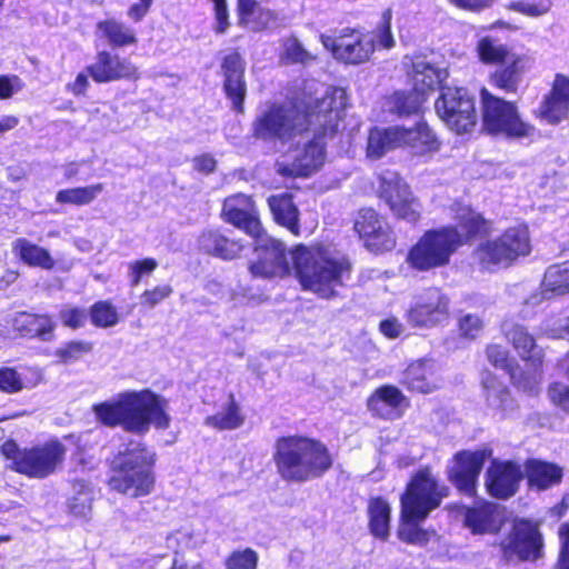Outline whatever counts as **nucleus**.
Segmentation results:
<instances>
[{
    "instance_id": "1",
    "label": "nucleus",
    "mask_w": 569,
    "mask_h": 569,
    "mask_svg": "<svg viewBox=\"0 0 569 569\" xmlns=\"http://www.w3.org/2000/svg\"><path fill=\"white\" fill-rule=\"evenodd\" d=\"M166 409L167 401L149 390L123 392L113 401L93 407L102 423L110 427L120 425L124 430L139 435L148 432L151 425L167 429L170 417Z\"/></svg>"
},
{
    "instance_id": "2",
    "label": "nucleus",
    "mask_w": 569,
    "mask_h": 569,
    "mask_svg": "<svg viewBox=\"0 0 569 569\" xmlns=\"http://www.w3.org/2000/svg\"><path fill=\"white\" fill-rule=\"evenodd\" d=\"M457 227H445L427 231L410 249L407 261L419 271L446 266L451 254L471 236L487 232L486 220L476 211L462 208L458 213Z\"/></svg>"
},
{
    "instance_id": "3",
    "label": "nucleus",
    "mask_w": 569,
    "mask_h": 569,
    "mask_svg": "<svg viewBox=\"0 0 569 569\" xmlns=\"http://www.w3.org/2000/svg\"><path fill=\"white\" fill-rule=\"evenodd\" d=\"M277 471L286 481L306 482L320 478L332 466L328 448L306 437H282L274 445Z\"/></svg>"
},
{
    "instance_id": "4",
    "label": "nucleus",
    "mask_w": 569,
    "mask_h": 569,
    "mask_svg": "<svg viewBox=\"0 0 569 569\" xmlns=\"http://www.w3.org/2000/svg\"><path fill=\"white\" fill-rule=\"evenodd\" d=\"M291 259L302 288L326 299L337 296V289L343 286L351 271L348 260L331 259L305 246H298Z\"/></svg>"
},
{
    "instance_id": "5",
    "label": "nucleus",
    "mask_w": 569,
    "mask_h": 569,
    "mask_svg": "<svg viewBox=\"0 0 569 569\" xmlns=\"http://www.w3.org/2000/svg\"><path fill=\"white\" fill-rule=\"evenodd\" d=\"M153 463V452L140 441H130L112 460L110 489L131 498L148 496L154 487Z\"/></svg>"
},
{
    "instance_id": "6",
    "label": "nucleus",
    "mask_w": 569,
    "mask_h": 569,
    "mask_svg": "<svg viewBox=\"0 0 569 569\" xmlns=\"http://www.w3.org/2000/svg\"><path fill=\"white\" fill-rule=\"evenodd\" d=\"M410 147L417 153H423L437 149V139L426 123H418L415 128L389 127L386 129H372L368 137L367 156L379 159L387 152L400 148Z\"/></svg>"
},
{
    "instance_id": "7",
    "label": "nucleus",
    "mask_w": 569,
    "mask_h": 569,
    "mask_svg": "<svg viewBox=\"0 0 569 569\" xmlns=\"http://www.w3.org/2000/svg\"><path fill=\"white\" fill-rule=\"evenodd\" d=\"M483 129L495 136L521 139L532 137L536 129L520 118L517 106L492 96L486 89L481 91Z\"/></svg>"
},
{
    "instance_id": "8",
    "label": "nucleus",
    "mask_w": 569,
    "mask_h": 569,
    "mask_svg": "<svg viewBox=\"0 0 569 569\" xmlns=\"http://www.w3.org/2000/svg\"><path fill=\"white\" fill-rule=\"evenodd\" d=\"M445 496V488L438 485L430 470H420L401 497V516L403 519L423 520L431 510L439 507Z\"/></svg>"
},
{
    "instance_id": "9",
    "label": "nucleus",
    "mask_w": 569,
    "mask_h": 569,
    "mask_svg": "<svg viewBox=\"0 0 569 569\" xmlns=\"http://www.w3.org/2000/svg\"><path fill=\"white\" fill-rule=\"evenodd\" d=\"M530 238L527 227L507 229L500 237L480 244L477 254L481 264L508 267L519 257L530 253Z\"/></svg>"
},
{
    "instance_id": "10",
    "label": "nucleus",
    "mask_w": 569,
    "mask_h": 569,
    "mask_svg": "<svg viewBox=\"0 0 569 569\" xmlns=\"http://www.w3.org/2000/svg\"><path fill=\"white\" fill-rule=\"evenodd\" d=\"M435 108L446 126L458 134L467 133L476 126L475 99L465 88L441 87Z\"/></svg>"
},
{
    "instance_id": "11",
    "label": "nucleus",
    "mask_w": 569,
    "mask_h": 569,
    "mask_svg": "<svg viewBox=\"0 0 569 569\" xmlns=\"http://www.w3.org/2000/svg\"><path fill=\"white\" fill-rule=\"evenodd\" d=\"M321 43L345 64H362L375 52V41L359 29L342 28L332 36L321 34Z\"/></svg>"
},
{
    "instance_id": "12",
    "label": "nucleus",
    "mask_w": 569,
    "mask_h": 569,
    "mask_svg": "<svg viewBox=\"0 0 569 569\" xmlns=\"http://www.w3.org/2000/svg\"><path fill=\"white\" fill-rule=\"evenodd\" d=\"M254 134L263 140H289L306 131V116L292 106H271L257 118Z\"/></svg>"
},
{
    "instance_id": "13",
    "label": "nucleus",
    "mask_w": 569,
    "mask_h": 569,
    "mask_svg": "<svg viewBox=\"0 0 569 569\" xmlns=\"http://www.w3.org/2000/svg\"><path fill=\"white\" fill-rule=\"evenodd\" d=\"M66 455V446L58 440L27 448L18 458L17 472L31 479H46L61 469Z\"/></svg>"
},
{
    "instance_id": "14",
    "label": "nucleus",
    "mask_w": 569,
    "mask_h": 569,
    "mask_svg": "<svg viewBox=\"0 0 569 569\" xmlns=\"http://www.w3.org/2000/svg\"><path fill=\"white\" fill-rule=\"evenodd\" d=\"M347 106V92L340 87L327 88L306 116V132L319 131L332 136Z\"/></svg>"
},
{
    "instance_id": "15",
    "label": "nucleus",
    "mask_w": 569,
    "mask_h": 569,
    "mask_svg": "<svg viewBox=\"0 0 569 569\" xmlns=\"http://www.w3.org/2000/svg\"><path fill=\"white\" fill-rule=\"evenodd\" d=\"M542 536L538 526L529 520L517 519L501 540L500 549L507 560H536L542 553Z\"/></svg>"
},
{
    "instance_id": "16",
    "label": "nucleus",
    "mask_w": 569,
    "mask_h": 569,
    "mask_svg": "<svg viewBox=\"0 0 569 569\" xmlns=\"http://www.w3.org/2000/svg\"><path fill=\"white\" fill-rule=\"evenodd\" d=\"M449 298L439 288H428L415 297L407 311V322L413 328H433L449 317Z\"/></svg>"
},
{
    "instance_id": "17",
    "label": "nucleus",
    "mask_w": 569,
    "mask_h": 569,
    "mask_svg": "<svg viewBox=\"0 0 569 569\" xmlns=\"http://www.w3.org/2000/svg\"><path fill=\"white\" fill-rule=\"evenodd\" d=\"M492 450L482 448L475 451H459L453 457V463L448 475L453 486L463 495L473 497L478 477L482 470L485 461L490 458Z\"/></svg>"
},
{
    "instance_id": "18",
    "label": "nucleus",
    "mask_w": 569,
    "mask_h": 569,
    "mask_svg": "<svg viewBox=\"0 0 569 569\" xmlns=\"http://www.w3.org/2000/svg\"><path fill=\"white\" fill-rule=\"evenodd\" d=\"M258 260L250 264L253 277L271 279L286 277L290 273L291 264L282 241L266 237L258 240L256 246Z\"/></svg>"
},
{
    "instance_id": "19",
    "label": "nucleus",
    "mask_w": 569,
    "mask_h": 569,
    "mask_svg": "<svg viewBox=\"0 0 569 569\" xmlns=\"http://www.w3.org/2000/svg\"><path fill=\"white\" fill-rule=\"evenodd\" d=\"M380 198L398 218L411 223L419 220L420 206L412 197L408 184L397 173H388L381 178Z\"/></svg>"
},
{
    "instance_id": "20",
    "label": "nucleus",
    "mask_w": 569,
    "mask_h": 569,
    "mask_svg": "<svg viewBox=\"0 0 569 569\" xmlns=\"http://www.w3.org/2000/svg\"><path fill=\"white\" fill-rule=\"evenodd\" d=\"M355 230L372 251H389L396 246L393 232L372 208L361 209L355 221Z\"/></svg>"
},
{
    "instance_id": "21",
    "label": "nucleus",
    "mask_w": 569,
    "mask_h": 569,
    "mask_svg": "<svg viewBox=\"0 0 569 569\" xmlns=\"http://www.w3.org/2000/svg\"><path fill=\"white\" fill-rule=\"evenodd\" d=\"M522 476L517 462L493 459L486 471L485 485L490 496L508 499L518 491Z\"/></svg>"
},
{
    "instance_id": "22",
    "label": "nucleus",
    "mask_w": 569,
    "mask_h": 569,
    "mask_svg": "<svg viewBox=\"0 0 569 569\" xmlns=\"http://www.w3.org/2000/svg\"><path fill=\"white\" fill-rule=\"evenodd\" d=\"M86 72L98 83L139 78L138 68L132 62L107 50L97 53L94 62L87 67Z\"/></svg>"
},
{
    "instance_id": "23",
    "label": "nucleus",
    "mask_w": 569,
    "mask_h": 569,
    "mask_svg": "<svg viewBox=\"0 0 569 569\" xmlns=\"http://www.w3.org/2000/svg\"><path fill=\"white\" fill-rule=\"evenodd\" d=\"M221 70L224 78L223 90L237 112L243 110L247 93L244 81L246 62L239 52H231L223 58Z\"/></svg>"
},
{
    "instance_id": "24",
    "label": "nucleus",
    "mask_w": 569,
    "mask_h": 569,
    "mask_svg": "<svg viewBox=\"0 0 569 569\" xmlns=\"http://www.w3.org/2000/svg\"><path fill=\"white\" fill-rule=\"evenodd\" d=\"M301 134H306L308 142L295 156V161L289 173L307 177L323 164L326 157L325 138L328 134H323L319 131H309V133L303 131Z\"/></svg>"
},
{
    "instance_id": "25",
    "label": "nucleus",
    "mask_w": 569,
    "mask_h": 569,
    "mask_svg": "<svg viewBox=\"0 0 569 569\" xmlns=\"http://www.w3.org/2000/svg\"><path fill=\"white\" fill-rule=\"evenodd\" d=\"M503 522V509L493 502H483L478 507L467 508L465 512V525L472 533H496Z\"/></svg>"
},
{
    "instance_id": "26",
    "label": "nucleus",
    "mask_w": 569,
    "mask_h": 569,
    "mask_svg": "<svg viewBox=\"0 0 569 569\" xmlns=\"http://www.w3.org/2000/svg\"><path fill=\"white\" fill-rule=\"evenodd\" d=\"M530 59L523 54H512L501 63L490 76L491 83L507 93H516L522 82V77L529 67Z\"/></svg>"
},
{
    "instance_id": "27",
    "label": "nucleus",
    "mask_w": 569,
    "mask_h": 569,
    "mask_svg": "<svg viewBox=\"0 0 569 569\" xmlns=\"http://www.w3.org/2000/svg\"><path fill=\"white\" fill-rule=\"evenodd\" d=\"M503 333L519 356L537 368L542 363V350L536 345L533 337L522 326L505 322Z\"/></svg>"
},
{
    "instance_id": "28",
    "label": "nucleus",
    "mask_w": 569,
    "mask_h": 569,
    "mask_svg": "<svg viewBox=\"0 0 569 569\" xmlns=\"http://www.w3.org/2000/svg\"><path fill=\"white\" fill-rule=\"evenodd\" d=\"M487 406L499 413L501 417H509L517 408L515 399L507 386L499 381L491 373H486L482 378Z\"/></svg>"
},
{
    "instance_id": "29",
    "label": "nucleus",
    "mask_w": 569,
    "mask_h": 569,
    "mask_svg": "<svg viewBox=\"0 0 569 569\" xmlns=\"http://www.w3.org/2000/svg\"><path fill=\"white\" fill-rule=\"evenodd\" d=\"M199 247L204 252L224 260L239 257L243 249L239 240L230 239L217 230H204L199 237Z\"/></svg>"
},
{
    "instance_id": "30",
    "label": "nucleus",
    "mask_w": 569,
    "mask_h": 569,
    "mask_svg": "<svg viewBox=\"0 0 569 569\" xmlns=\"http://www.w3.org/2000/svg\"><path fill=\"white\" fill-rule=\"evenodd\" d=\"M446 78V69L437 68L432 63L426 61L423 58H418L412 63V88L418 93H422L425 99H427L428 92L433 90L436 86L440 84Z\"/></svg>"
},
{
    "instance_id": "31",
    "label": "nucleus",
    "mask_w": 569,
    "mask_h": 569,
    "mask_svg": "<svg viewBox=\"0 0 569 569\" xmlns=\"http://www.w3.org/2000/svg\"><path fill=\"white\" fill-rule=\"evenodd\" d=\"M268 206L277 223L286 227L295 236L299 234V210L291 194H273L268 198Z\"/></svg>"
},
{
    "instance_id": "32",
    "label": "nucleus",
    "mask_w": 569,
    "mask_h": 569,
    "mask_svg": "<svg viewBox=\"0 0 569 569\" xmlns=\"http://www.w3.org/2000/svg\"><path fill=\"white\" fill-rule=\"evenodd\" d=\"M405 400L402 392L395 386H382L378 388L368 399V409L378 417L392 419L396 409Z\"/></svg>"
},
{
    "instance_id": "33",
    "label": "nucleus",
    "mask_w": 569,
    "mask_h": 569,
    "mask_svg": "<svg viewBox=\"0 0 569 569\" xmlns=\"http://www.w3.org/2000/svg\"><path fill=\"white\" fill-rule=\"evenodd\" d=\"M12 326L22 337H38L43 341L51 339L54 329V323L50 317L28 312L19 313L13 319Z\"/></svg>"
},
{
    "instance_id": "34",
    "label": "nucleus",
    "mask_w": 569,
    "mask_h": 569,
    "mask_svg": "<svg viewBox=\"0 0 569 569\" xmlns=\"http://www.w3.org/2000/svg\"><path fill=\"white\" fill-rule=\"evenodd\" d=\"M543 292L531 296L527 303L536 305L540 302L545 295L550 292L552 295H565L569 292V261L550 266L545 272Z\"/></svg>"
},
{
    "instance_id": "35",
    "label": "nucleus",
    "mask_w": 569,
    "mask_h": 569,
    "mask_svg": "<svg viewBox=\"0 0 569 569\" xmlns=\"http://www.w3.org/2000/svg\"><path fill=\"white\" fill-rule=\"evenodd\" d=\"M526 475L530 486L546 490L560 483L562 469L555 463L531 459L526 463Z\"/></svg>"
},
{
    "instance_id": "36",
    "label": "nucleus",
    "mask_w": 569,
    "mask_h": 569,
    "mask_svg": "<svg viewBox=\"0 0 569 569\" xmlns=\"http://www.w3.org/2000/svg\"><path fill=\"white\" fill-rule=\"evenodd\" d=\"M401 382L408 390L428 393L438 388L428 361L411 363L403 372Z\"/></svg>"
},
{
    "instance_id": "37",
    "label": "nucleus",
    "mask_w": 569,
    "mask_h": 569,
    "mask_svg": "<svg viewBox=\"0 0 569 569\" xmlns=\"http://www.w3.org/2000/svg\"><path fill=\"white\" fill-rule=\"evenodd\" d=\"M97 32L113 48H123L138 41L133 29L113 18L99 21Z\"/></svg>"
},
{
    "instance_id": "38",
    "label": "nucleus",
    "mask_w": 569,
    "mask_h": 569,
    "mask_svg": "<svg viewBox=\"0 0 569 569\" xmlns=\"http://www.w3.org/2000/svg\"><path fill=\"white\" fill-rule=\"evenodd\" d=\"M367 512L369 517L370 532L379 539L386 540L390 533L391 508L381 497L369 500Z\"/></svg>"
},
{
    "instance_id": "39",
    "label": "nucleus",
    "mask_w": 569,
    "mask_h": 569,
    "mask_svg": "<svg viewBox=\"0 0 569 569\" xmlns=\"http://www.w3.org/2000/svg\"><path fill=\"white\" fill-rule=\"evenodd\" d=\"M13 252L27 264L51 270L54 267V260L49 251L37 244L31 243L26 238H18L12 244Z\"/></svg>"
},
{
    "instance_id": "40",
    "label": "nucleus",
    "mask_w": 569,
    "mask_h": 569,
    "mask_svg": "<svg viewBox=\"0 0 569 569\" xmlns=\"http://www.w3.org/2000/svg\"><path fill=\"white\" fill-rule=\"evenodd\" d=\"M244 422V416L240 407L234 400L232 393L229 395L228 405L216 415L208 416L204 419V425L212 427L217 430H233L241 427Z\"/></svg>"
},
{
    "instance_id": "41",
    "label": "nucleus",
    "mask_w": 569,
    "mask_h": 569,
    "mask_svg": "<svg viewBox=\"0 0 569 569\" xmlns=\"http://www.w3.org/2000/svg\"><path fill=\"white\" fill-rule=\"evenodd\" d=\"M426 101L422 93L413 88L410 91H397L387 100L388 110L399 117L417 113Z\"/></svg>"
},
{
    "instance_id": "42",
    "label": "nucleus",
    "mask_w": 569,
    "mask_h": 569,
    "mask_svg": "<svg viewBox=\"0 0 569 569\" xmlns=\"http://www.w3.org/2000/svg\"><path fill=\"white\" fill-rule=\"evenodd\" d=\"M477 52L480 61L487 64L505 63L513 54L506 44L490 36L478 41Z\"/></svg>"
},
{
    "instance_id": "43",
    "label": "nucleus",
    "mask_w": 569,
    "mask_h": 569,
    "mask_svg": "<svg viewBox=\"0 0 569 569\" xmlns=\"http://www.w3.org/2000/svg\"><path fill=\"white\" fill-rule=\"evenodd\" d=\"M93 501V490L91 486L82 479L72 481V495L68 500L70 512L77 517H87L91 512Z\"/></svg>"
},
{
    "instance_id": "44",
    "label": "nucleus",
    "mask_w": 569,
    "mask_h": 569,
    "mask_svg": "<svg viewBox=\"0 0 569 569\" xmlns=\"http://www.w3.org/2000/svg\"><path fill=\"white\" fill-rule=\"evenodd\" d=\"M103 183L63 189L57 192L56 202L62 204L86 206L103 191Z\"/></svg>"
},
{
    "instance_id": "45",
    "label": "nucleus",
    "mask_w": 569,
    "mask_h": 569,
    "mask_svg": "<svg viewBox=\"0 0 569 569\" xmlns=\"http://www.w3.org/2000/svg\"><path fill=\"white\" fill-rule=\"evenodd\" d=\"M279 14L270 9L263 8L260 4L249 12L243 18H239V26L259 32L268 28H273L279 24Z\"/></svg>"
},
{
    "instance_id": "46",
    "label": "nucleus",
    "mask_w": 569,
    "mask_h": 569,
    "mask_svg": "<svg viewBox=\"0 0 569 569\" xmlns=\"http://www.w3.org/2000/svg\"><path fill=\"white\" fill-rule=\"evenodd\" d=\"M538 116L549 124H557L569 117V102L550 91L542 101Z\"/></svg>"
},
{
    "instance_id": "47",
    "label": "nucleus",
    "mask_w": 569,
    "mask_h": 569,
    "mask_svg": "<svg viewBox=\"0 0 569 569\" xmlns=\"http://www.w3.org/2000/svg\"><path fill=\"white\" fill-rule=\"evenodd\" d=\"M224 220L234 227L243 230L246 233L253 238H259L262 232V226L258 218V212L256 208L252 210H241L236 212H226L222 213Z\"/></svg>"
},
{
    "instance_id": "48",
    "label": "nucleus",
    "mask_w": 569,
    "mask_h": 569,
    "mask_svg": "<svg viewBox=\"0 0 569 569\" xmlns=\"http://www.w3.org/2000/svg\"><path fill=\"white\" fill-rule=\"evenodd\" d=\"M313 60L315 57L305 49L296 37H289L282 41L280 61L283 64H308Z\"/></svg>"
},
{
    "instance_id": "49",
    "label": "nucleus",
    "mask_w": 569,
    "mask_h": 569,
    "mask_svg": "<svg viewBox=\"0 0 569 569\" xmlns=\"http://www.w3.org/2000/svg\"><path fill=\"white\" fill-rule=\"evenodd\" d=\"M93 348L89 341H70L56 350V356L63 363H71L79 360L83 355L89 353Z\"/></svg>"
},
{
    "instance_id": "50",
    "label": "nucleus",
    "mask_w": 569,
    "mask_h": 569,
    "mask_svg": "<svg viewBox=\"0 0 569 569\" xmlns=\"http://www.w3.org/2000/svg\"><path fill=\"white\" fill-rule=\"evenodd\" d=\"M92 323L97 327H112L118 322L116 309L106 301H100L91 307L90 311Z\"/></svg>"
},
{
    "instance_id": "51",
    "label": "nucleus",
    "mask_w": 569,
    "mask_h": 569,
    "mask_svg": "<svg viewBox=\"0 0 569 569\" xmlns=\"http://www.w3.org/2000/svg\"><path fill=\"white\" fill-rule=\"evenodd\" d=\"M30 388L28 382L13 368L0 369V390L6 393H17L23 389Z\"/></svg>"
},
{
    "instance_id": "52",
    "label": "nucleus",
    "mask_w": 569,
    "mask_h": 569,
    "mask_svg": "<svg viewBox=\"0 0 569 569\" xmlns=\"http://www.w3.org/2000/svg\"><path fill=\"white\" fill-rule=\"evenodd\" d=\"M402 519V523L398 530L400 540L411 545H423L428 541L427 533L420 529L416 522L420 520Z\"/></svg>"
},
{
    "instance_id": "53",
    "label": "nucleus",
    "mask_w": 569,
    "mask_h": 569,
    "mask_svg": "<svg viewBox=\"0 0 569 569\" xmlns=\"http://www.w3.org/2000/svg\"><path fill=\"white\" fill-rule=\"evenodd\" d=\"M258 555L252 549L233 551L226 559L227 569H256Z\"/></svg>"
},
{
    "instance_id": "54",
    "label": "nucleus",
    "mask_w": 569,
    "mask_h": 569,
    "mask_svg": "<svg viewBox=\"0 0 569 569\" xmlns=\"http://www.w3.org/2000/svg\"><path fill=\"white\" fill-rule=\"evenodd\" d=\"M550 0H542L539 3H527L523 1H513L508 4V9L530 18H538L548 13L551 9Z\"/></svg>"
},
{
    "instance_id": "55",
    "label": "nucleus",
    "mask_w": 569,
    "mask_h": 569,
    "mask_svg": "<svg viewBox=\"0 0 569 569\" xmlns=\"http://www.w3.org/2000/svg\"><path fill=\"white\" fill-rule=\"evenodd\" d=\"M158 267V262L153 258H146L142 260L133 261L129 264L130 282L132 287L140 283L144 274L152 273Z\"/></svg>"
},
{
    "instance_id": "56",
    "label": "nucleus",
    "mask_w": 569,
    "mask_h": 569,
    "mask_svg": "<svg viewBox=\"0 0 569 569\" xmlns=\"http://www.w3.org/2000/svg\"><path fill=\"white\" fill-rule=\"evenodd\" d=\"M483 327V322L477 315L467 313L459 319V329L463 337L469 339L477 338Z\"/></svg>"
},
{
    "instance_id": "57",
    "label": "nucleus",
    "mask_w": 569,
    "mask_h": 569,
    "mask_svg": "<svg viewBox=\"0 0 569 569\" xmlns=\"http://www.w3.org/2000/svg\"><path fill=\"white\" fill-rule=\"evenodd\" d=\"M252 208H256V206H254V202L251 199V197L239 193V194H233L231 197H228L223 201L222 213L236 212V211L239 212L244 209L252 210Z\"/></svg>"
},
{
    "instance_id": "58",
    "label": "nucleus",
    "mask_w": 569,
    "mask_h": 569,
    "mask_svg": "<svg viewBox=\"0 0 569 569\" xmlns=\"http://www.w3.org/2000/svg\"><path fill=\"white\" fill-rule=\"evenodd\" d=\"M172 291L173 289L170 284L158 286L151 290H146L140 297L141 303L153 308L162 300L167 299L172 293Z\"/></svg>"
},
{
    "instance_id": "59",
    "label": "nucleus",
    "mask_w": 569,
    "mask_h": 569,
    "mask_svg": "<svg viewBox=\"0 0 569 569\" xmlns=\"http://www.w3.org/2000/svg\"><path fill=\"white\" fill-rule=\"evenodd\" d=\"M377 40L386 48L391 49L395 46V40L391 33V11L387 10L382 14V21L377 28Z\"/></svg>"
},
{
    "instance_id": "60",
    "label": "nucleus",
    "mask_w": 569,
    "mask_h": 569,
    "mask_svg": "<svg viewBox=\"0 0 569 569\" xmlns=\"http://www.w3.org/2000/svg\"><path fill=\"white\" fill-rule=\"evenodd\" d=\"M551 401L566 411H569V387L559 382L552 383L548 389Z\"/></svg>"
},
{
    "instance_id": "61",
    "label": "nucleus",
    "mask_w": 569,
    "mask_h": 569,
    "mask_svg": "<svg viewBox=\"0 0 569 569\" xmlns=\"http://www.w3.org/2000/svg\"><path fill=\"white\" fill-rule=\"evenodd\" d=\"M86 318V311L79 308H66L60 311V319L62 323L73 329L81 327Z\"/></svg>"
},
{
    "instance_id": "62",
    "label": "nucleus",
    "mask_w": 569,
    "mask_h": 569,
    "mask_svg": "<svg viewBox=\"0 0 569 569\" xmlns=\"http://www.w3.org/2000/svg\"><path fill=\"white\" fill-rule=\"evenodd\" d=\"M487 357L488 360L497 368H507L508 367V351L499 346L491 345L487 348Z\"/></svg>"
},
{
    "instance_id": "63",
    "label": "nucleus",
    "mask_w": 569,
    "mask_h": 569,
    "mask_svg": "<svg viewBox=\"0 0 569 569\" xmlns=\"http://www.w3.org/2000/svg\"><path fill=\"white\" fill-rule=\"evenodd\" d=\"M193 169L200 173L210 174L216 171L217 160L209 153L192 159Z\"/></svg>"
},
{
    "instance_id": "64",
    "label": "nucleus",
    "mask_w": 569,
    "mask_h": 569,
    "mask_svg": "<svg viewBox=\"0 0 569 569\" xmlns=\"http://www.w3.org/2000/svg\"><path fill=\"white\" fill-rule=\"evenodd\" d=\"M70 468L74 473L84 472L92 468V460L83 450L78 449L70 458Z\"/></svg>"
}]
</instances>
